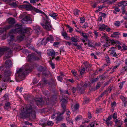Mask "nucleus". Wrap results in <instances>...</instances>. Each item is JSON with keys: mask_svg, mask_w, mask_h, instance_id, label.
<instances>
[{"mask_svg": "<svg viewBox=\"0 0 127 127\" xmlns=\"http://www.w3.org/2000/svg\"><path fill=\"white\" fill-rule=\"evenodd\" d=\"M11 26L9 25L5 27L0 28V37L2 40H4L6 38H7L8 42L9 44V48L7 47L0 48V56L4 53H7L8 55L6 56L7 58H10V55L12 52V51L15 48V40L14 39V33H18L20 34V36L17 37V39L19 41L23 40L24 37L25 33H27L30 34L32 32V30L29 27L24 28L22 27V24L19 23L16 25L15 29L10 31L7 36L6 34V31L9 29Z\"/></svg>", "mask_w": 127, "mask_h": 127, "instance_id": "1", "label": "nucleus"}, {"mask_svg": "<svg viewBox=\"0 0 127 127\" xmlns=\"http://www.w3.org/2000/svg\"><path fill=\"white\" fill-rule=\"evenodd\" d=\"M27 105L25 108H22L20 116L23 118H29L30 119H34L35 118V112L32 110V105Z\"/></svg>", "mask_w": 127, "mask_h": 127, "instance_id": "2", "label": "nucleus"}, {"mask_svg": "<svg viewBox=\"0 0 127 127\" xmlns=\"http://www.w3.org/2000/svg\"><path fill=\"white\" fill-rule=\"evenodd\" d=\"M32 67V66L31 67L30 64L29 65L27 63L24 65L17 71L19 77H24L26 75L31 72Z\"/></svg>", "mask_w": 127, "mask_h": 127, "instance_id": "3", "label": "nucleus"}, {"mask_svg": "<svg viewBox=\"0 0 127 127\" xmlns=\"http://www.w3.org/2000/svg\"><path fill=\"white\" fill-rule=\"evenodd\" d=\"M35 11L36 12L41 14L42 15V16L44 20L43 22L45 24V25H44V24L41 23V25L43 28L48 30H49L51 29L52 27L51 25L49 22V21H50V20L48 19V17L41 10L38 9H35Z\"/></svg>", "mask_w": 127, "mask_h": 127, "instance_id": "4", "label": "nucleus"}, {"mask_svg": "<svg viewBox=\"0 0 127 127\" xmlns=\"http://www.w3.org/2000/svg\"><path fill=\"white\" fill-rule=\"evenodd\" d=\"M61 94L60 96V99L62 102V106L64 109L65 110L66 108L65 104L67 103V101L66 98H67V96H65L64 94L65 93L68 95H69L67 90L64 91V90H61Z\"/></svg>", "mask_w": 127, "mask_h": 127, "instance_id": "5", "label": "nucleus"}, {"mask_svg": "<svg viewBox=\"0 0 127 127\" xmlns=\"http://www.w3.org/2000/svg\"><path fill=\"white\" fill-rule=\"evenodd\" d=\"M36 53L33 55H29L27 57V59L28 61L31 60L36 61L39 60L41 57V53L36 50H35Z\"/></svg>", "mask_w": 127, "mask_h": 127, "instance_id": "6", "label": "nucleus"}, {"mask_svg": "<svg viewBox=\"0 0 127 127\" xmlns=\"http://www.w3.org/2000/svg\"><path fill=\"white\" fill-rule=\"evenodd\" d=\"M33 21L32 16V15H28L26 16L21 21L23 23H25V22H29L30 23H31Z\"/></svg>", "mask_w": 127, "mask_h": 127, "instance_id": "7", "label": "nucleus"}, {"mask_svg": "<svg viewBox=\"0 0 127 127\" xmlns=\"http://www.w3.org/2000/svg\"><path fill=\"white\" fill-rule=\"evenodd\" d=\"M102 33L103 35L102 36L101 38L105 39L107 42V43H109V44H110L116 43L113 39H109V37L107 36V34L104 32H102Z\"/></svg>", "mask_w": 127, "mask_h": 127, "instance_id": "8", "label": "nucleus"}, {"mask_svg": "<svg viewBox=\"0 0 127 127\" xmlns=\"http://www.w3.org/2000/svg\"><path fill=\"white\" fill-rule=\"evenodd\" d=\"M87 85L86 84L81 82L80 85L78 86V88L79 91L81 94L83 93V91L86 88Z\"/></svg>", "mask_w": 127, "mask_h": 127, "instance_id": "9", "label": "nucleus"}, {"mask_svg": "<svg viewBox=\"0 0 127 127\" xmlns=\"http://www.w3.org/2000/svg\"><path fill=\"white\" fill-rule=\"evenodd\" d=\"M22 7H23L25 8L26 9L28 10H31L33 9H34V11L36 12L35 10L36 8H35L32 6L30 3H28L27 4H24L23 5L21 6Z\"/></svg>", "mask_w": 127, "mask_h": 127, "instance_id": "10", "label": "nucleus"}, {"mask_svg": "<svg viewBox=\"0 0 127 127\" xmlns=\"http://www.w3.org/2000/svg\"><path fill=\"white\" fill-rule=\"evenodd\" d=\"M47 53L48 56H52V59L55 58L54 56H55L56 53L55 51L53 49H49L47 50Z\"/></svg>", "mask_w": 127, "mask_h": 127, "instance_id": "11", "label": "nucleus"}, {"mask_svg": "<svg viewBox=\"0 0 127 127\" xmlns=\"http://www.w3.org/2000/svg\"><path fill=\"white\" fill-rule=\"evenodd\" d=\"M33 28L35 33L37 34H39L41 31L40 27L38 25H35L33 26Z\"/></svg>", "mask_w": 127, "mask_h": 127, "instance_id": "12", "label": "nucleus"}, {"mask_svg": "<svg viewBox=\"0 0 127 127\" xmlns=\"http://www.w3.org/2000/svg\"><path fill=\"white\" fill-rule=\"evenodd\" d=\"M116 47H112L110 48V50H109V52L110 53L111 55L113 57H116L117 56V54L115 52L114 49Z\"/></svg>", "mask_w": 127, "mask_h": 127, "instance_id": "13", "label": "nucleus"}, {"mask_svg": "<svg viewBox=\"0 0 127 127\" xmlns=\"http://www.w3.org/2000/svg\"><path fill=\"white\" fill-rule=\"evenodd\" d=\"M47 42L46 39H43L42 40H40L38 42L37 45L40 46L41 45H45Z\"/></svg>", "mask_w": 127, "mask_h": 127, "instance_id": "14", "label": "nucleus"}, {"mask_svg": "<svg viewBox=\"0 0 127 127\" xmlns=\"http://www.w3.org/2000/svg\"><path fill=\"white\" fill-rule=\"evenodd\" d=\"M5 65L7 68H10L11 67L12 65V63L11 60H8L6 61Z\"/></svg>", "mask_w": 127, "mask_h": 127, "instance_id": "15", "label": "nucleus"}, {"mask_svg": "<svg viewBox=\"0 0 127 127\" xmlns=\"http://www.w3.org/2000/svg\"><path fill=\"white\" fill-rule=\"evenodd\" d=\"M118 6L119 7L121 6L122 8H124L125 6H127V1H122L119 3Z\"/></svg>", "mask_w": 127, "mask_h": 127, "instance_id": "16", "label": "nucleus"}, {"mask_svg": "<svg viewBox=\"0 0 127 127\" xmlns=\"http://www.w3.org/2000/svg\"><path fill=\"white\" fill-rule=\"evenodd\" d=\"M63 113H61L59 112L57 113V115L56 118V120L58 121L61 120L63 118L62 115Z\"/></svg>", "mask_w": 127, "mask_h": 127, "instance_id": "17", "label": "nucleus"}, {"mask_svg": "<svg viewBox=\"0 0 127 127\" xmlns=\"http://www.w3.org/2000/svg\"><path fill=\"white\" fill-rule=\"evenodd\" d=\"M112 117L111 116H109L106 120H105L106 123L107 125L109 126V125H110L112 124V122L110 121V120H111Z\"/></svg>", "mask_w": 127, "mask_h": 127, "instance_id": "18", "label": "nucleus"}, {"mask_svg": "<svg viewBox=\"0 0 127 127\" xmlns=\"http://www.w3.org/2000/svg\"><path fill=\"white\" fill-rule=\"evenodd\" d=\"M112 8L114 9V10L113 11V13L115 14H117V12H119L120 11V9L117 6H114L112 7Z\"/></svg>", "mask_w": 127, "mask_h": 127, "instance_id": "19", "label": "nucleus"}, {"mask_svg": "<svg viewBox=\"0 0 127 127\" xmlns=\"http://www.w3.org/2000/svg\"><path fill=\"white\" fill-rule=\"evenodd\" d=\"M71 106L72 110L74 112L78 109L79 106V104L77 103L75 104L73 106L72 105H71Z\"/></svg>", "mask_w": 127, "mask_h": 127, "instance_id": "20", "label": "nucleus"}, {"mask_svg": "<svg viewBox=\"0 0 127 127\" xmlns=\"http://www.w3.org/2000/svg\"><path fill=\"white\" fill-rule=\"evenodd\" d=\"M35 101L37 105H41L44 103L43 100L41 98L36 99Z\"/></svg>", "mask_w": 127, "mask_h": 127, "instance_id": "21", "label": "nucleus"}, {"mask_svg": "<svg viewBox=\"0 0 127 127\" xmlns=\"http://www.w3.org/2000/svg\"><path fill=\"white\" fill-rule=\"evenodd\" d=\"M7 22L9 24H13L15 22V19L13 18H10L7 20Z\"/></svg>", "mask_w": 127, "mask_h": 127, "instance_id": "22", "label": "nucleus"}, {"mask_svg": "<svg viewBox=\"0 0 127 127\" xmlns=\"http://www.w3.org/2000/svg\"><path fill=\"white\" fill-rule=\"evenodd\" d=\"M78 36L75 35L71 37V40L73 42H76L78 41Z\"/></svg>", "mask_w": 127, "mask_h": 127, "instance_id": "23", "label": "nucleus"}, {"mask_svg": "<svg viewBox=\"0 0 127 127\" xmlns=\"http://www.w3.org/2000/svg\"><path fill=\"white\" fill-rule=\"evenodd\" d=\"M120 33L118 32H114L111 35V36L112 37L115 38H118L119 37Z\"/></svg>", "mask_w": 127, "mask_h": 127, "instance_id": "24", "label": "nucleus"}, {"mask_svg": "<svg viewBox=\"0 0 127 127\" xmlns=\"http://www.w3.org/2000/svg\"><path fill=\"white\" fill-rule=\"evenodd\" d=\"M47 41L48 42V41H50V42H51L54 41V38L53 36L52 35H49L47 37L46 39Z\"/></svg>", "mask_w": 127, "mask_h": 127, "instance_id": "25", "label": "nucleus"}, {"mask_svg": "<svg viewBox=\"0 0 127 127\" xmlns=\"http://www.w3.org/2000/svg\"><path fill=\"white\" fill-rule=\"evenodd\" d=\"M61 33L62 35L64 37V38L66 40L69 39V38L67 36V34L66 32H61Z\"/></svg>", "mask_w": 127, "mask_h": 127, "instance_id": "26", "label": "nucleus"}, {"mask_svg": "<svg viewBox=\"0 0 127 127\" xmlns=\"http://www.w3.org/2000/svg\"><path fill=\"white\" fill-rule=\"evenodd\" d=\"M49 16L53 18V19H55V18L57 17L58 15L57 13H54L53 12H51L49 13Z\"/></svg>", "mask_w": 127, "mask_h": 127, "instance_id": "27", "label": "nucleus"}, {"mask_svg": "<svg viewBox=\"0 0 127 127\" xmlns=\"http://www.w3.org/2000/svg\"><path fill=\"white\" fill-rule=\"evenodd\" d=\"M115 42H116V43H114L112 44H113V45H114V44H115L116 43H117V44H120V45H121V43L120 42H119V41H115ZM117 48H118V49L119 50H121L122 51V47L121 46H120V45H118L117 46Z\"/></svg>", "mask_w": 127, "mask_h": 127, "instance_id": "28", "label": "nucleus"}, {"mask_svg": "<svg viewBox=\"0 0 127 127\" xmlns=\"http://www.w3.org/2000/svg\"><path fill=\"white\" fill-rule=\"evenodd\" d=\"M106 26L104 24H102L99 27V30H100L102 31H104L105 28H106Z\"/></svg>", "mask_w": 127, "mask_h": 127, "instance_id": "29", "label": "nucleus"}, {"mask_svg": "<svg viewBox=\"0 0 127 127\" xmlns=\"http://www.w3.org/2000/svg\"><path fill=\"white\" fill-rule=\"evenodd\" d=\"M97 124L96 123V122H93L90 124L89 126H88L87 127H94L95 126L97 125Z\"/></svg>", "mask_w": 127, "mask_h": 127, "instance_id": "30", "label": "nucleus"}, {"mask_svg": "<svg viewBox=\"0 0 127 127\" xmlns=\"http://www.w3.org/2000/svg\"><path fill=\"white\" fill-rule=\"evenodd\" d=\"M11 74V71L9 70H6L4 72V75L6 77L10 75Z\"/></svg>", "mask_w": 127, "mask_h": 127, "instance_id": "31", "label": "nucleus"}, {"mask_svg": "<svg viewBox=\"0 0 127 127\" xmlns=\"http://www.w3.org/2000/svg\"><path fill=\"white\" fill-rule=\"evenodd\" d=\"M120 98L124 102V106H126L125 103L127 102L126 99L123 96H121V97H120Z\"/></svg>", "mask_w": 127, "mask_h": 127, "instance_id": "32", "label": "nucleus"}, {"mask_svg": "<svg viewBox=\"0 0 127 127\" xmlns=\"http://www.w3.org/2000/svg\"><path fill=\"white\" fill-rule=\"evenodd\" d=\"M9 5L12 7H16L17 6V5L16 3L13 2L12 1L9 3Z\"/></svg>", "mask_w": 127, "mask_h": 127, "instance_id": "33", "label": "nucleus"}, {"mask_svg": "<svg viewBox=\"0 0 127 127\" xmlns=\"http://www.w3.org/2000/svg\"><path fill=\"white\" fill-rule=\"evenodd\" d=\"M116 1V0H107L106 2L107 3L109 4H112L114 3Z\"/></svg>", "mask_w": 127, "mask_h": 127, "instance_id": "34", "label": "nucleus"}, {"mask_svg": "<svg viewBox=\"0 0 127 127\" xmlns=\"http://www.w3.org/2000/svg\"><path fill=\"white\" fill-rule=\"evenodd\" d=\"M74 12L75 15L78 16L79 15L80 11L78 9H75L74 10Z\"/></svg>", "mask_w": 127, "mask_h": 127, "instance_id": "35", "label": "nucleus"}, {"mask_svg": "<svg viewBox=\"0 0 127 127\" xmlns=\"http://www.w3.org/2000/svg\"><path fill=\"white\" fill-rule=\"evenodd\" d=\"M103 7V5H100L99 6L98 8H97V10L95 11V12L97 13L100 11L101 10Z\"/></svg>", "mask_w": 127, "mask_h": 127, "instance_id": "36", "label": "nucleus"}, {"mask_svg": "<svg viewBox=\"0 0 127 127\" xmlns=\"http://www.w3.org/2000/svg\"><path fill=\"white\" fill-rule=\"evenodd\" d=\"M84 66H85L87 70V71H89V67H88L89 64H88V63L87 62L84 63Z\"/></svg>", "mask_w": 127, "mask_h": 127, "instance_id": "37", "label": "nucleus"}, {"mask_svg": "<svg viewBox=\"0 0 127 127\" xmlns=\"http://www.w3.org/2000/svg\"><path fill=\"white\" fill-rule=\"evenodd\" d=\"M82 116H78L76 117L75 119V120L77 121L82 119Z\"/></svg>", "mask_w": 127, "mask_h": 127, "instance_id": "38", "label": "nucleus"}, {"mask_svg": "<svg viewBox=\"0 0 127 127\" xmlns=\"http://www.w3.org/2000/svg\"><path fill=\"white\" fill-rule=\"evenodd\" d=\"M66 113L67 115L66 118H69V117L70 114V112L68 110H66Z\"/></svg>", "mask_w": 127, "mask_h": 127, "instance_id": "39", "label": "nucleus"}, {"mask_svg": "<svg viewBox=\"0 0 127 127\" xmlns=\"http://www.w3.org/2000/svg\"><path fill=\"white\" fill-rule=\"evenodd\" d=\"M88 34L86 33H83V34H82V35L86 39V40H87L88 36Z\"/></svg>", "mask_w": 127, "mask_h": 127, "instance_id": "40", "label": "nucleus"}, {"mask_svg": "<svg viewBox=\"0 0 127 127\" xmlns=\"http://www.w3.org/2000/svg\"><path fill=\"white\" fill-rule=\"evenodd\" d=\"M125 81H123L121 83H120L118 84V86L120 89H121L122 88L123 84L125 83Z\"/></svg>", "mask_w": 127, "mask_h": 127, "instance_id": "41", "label": "nucleus"}, {"mask_svg": "<svg viewBox=\"0 0 127 127\" xmlns=\"http://www.w3.org/2000/svg\"><path fill=\"white\" fill-rule=\"evenodd\" d=\"M57 115V113H55L53 114L52 115L51 117V119H53L55 118L56 116V115Z\"/></svg>", "mask_w": 127, "mask_h": 127, "instance_id": "42", "label": "nucleus"}, {"mask_svg": "<svg viewBox=\"0 0 127 127\" xmlns=\"http://www.w3.org/2000/svg\"><path fill=\"white\" fill-rule=\"evenodd\" d=\"M10 103L9 102H7L5 103V108H6V107H9L10 105Z\"/></svg>", "mask_w": 127, "mask_h": 127, "instance_id": "43", "label": "nucleus"}, {"mask_svg": "<svg viewBox=\"0 0 127 127\" xmlns=\"http://www.w3.org/2000/svg\"><path fill=\"white\" fill-rule=\"evenodd\" d=\"M120 22L117 21L114 24L116 26H120Z\"/></svg>", "mask_w": 127, "mask_h": 127, "instance_id": "44", "label": "nucleus"}, {"mask_svg": "<svg viewBox=\"0 0 127 127\" xmlns=\"http://www.w3.org/2000/svg\"><path fill=\"white\" fill-rule=\"evenodd\" d=\"M122 46L123 48V49H122V51L123 50H126L127 49V46L125 44H123L122 45Z\"/></svg>", "mask_w": 127, "mask_h": 127, "instance_id": "45", "label": "nucleus"}, {"mask_svg": "<svg viewBox=\"0 0 127 127\" xmlns=\"http://www.w3.org/2000/svg\"><path fill=\"white\" fill-rule=\"evenodd\" d=\"M85 69L84 68H83L81 69L80 71V73L82 74H83L85 72Z\"/></svg>", "mask_w": 127, "mask_h": 127, "instance_id": "46", "label": "nucleus"}, {"mask_svg": "<svg viewBox=\"0 0 127 127\" xmlns=\"http://www.w3.org/2000/svg\"><path fill=\"white\" fill-rule=\"evenodd\" d=\"M47 124L49 126H52L53 125V122L50 121H48L47 122Z\"/></svg>", "mask_w": 127, "mask_h": 127, "instance_id": "47", "label": "nucleus"}, {"mask_svg": "<svg viewBox=\"0 0 127 127\" xmlns=\"http://www.w3.org/2000/svg\"><path fill=\"white\" fill-rule=\"evenodd\" d=\"M23 89V87H21L20 88L19 87H17L16 88V89L18 90L20 92H22V90Z\"/></svg>", "mask_w": 127, "mask_h": 127, "instance_id": "48", "label": "nucleus"}, {"mask_svg": "<svg viewBox=\"0 0 127 127\" xmlns=\"http://www.w3.org/2000/svg\"><path fill=\"white\" fill-rule=\"evenodd\" d=\"M57 78L59 81L61 82H62V78L60 76H57Z\"/></svg>", "mask_w": 127, "mask_h": 127, "instance_id": "49", "label": "nucleus"}, {"mask_svg": "<svg viewBox=\"0 0 127 127\" xmlns=\"http://www.w3.org/2000/svg\"><path fill=\"white\" fill-rule=\"evenodd\" d=\"M3 0L4 1L7 3H8L9 4V3H11V2L12 1V0Z\"/></svg>", "mask_w": 127, "mask_h": 127, "instance_id": "50", "label": "nucleus"}, {"mask_svg": "<svg viewBox=\"0 0 127 127\" xmlns=\"http://www.w3.org/2000/svg\"><path fill=\"white\" fill-rule=\"evenodd\" d=\"M66 119L67 121L69 122V123H71L72 124H73V121L72 120H70L69 118H66Z\"/></svg>", "mask_w": 127, "mask_h": 127, "instance_id": "51", "label": "nucleus"}, {"mask_svg": "<svg viewBox=\"0 0 127 127\" xmlns=\"http://www.w3.org/2000/svg\"><path fill=\"white\" fill-rule=\"evenodd\" d=\"M40 125L42 126L43 127H45V123L44 122H43L42 121H40Z\"/></svg>", "mask_w": 127, "mask_h": 127, "instance_id": "52", "label": "nucleus"}, {"mask_svg": "<svg viewBox=\"0 0 127 127\" xmlns=\"http://www.w3.org/2000/svg\"><path fill=\"white\" fill-rule=\"evenodd\" d=\"M85 21V20L84 18H81L80 19V23H83Z\"/></svg>", "mask_w": 127, "mask_h": 127, "instance_id": "53", "label": "nucleus"}, {"mask_svg": "<svg viewBox=\"0 0 127 127\" xmlns=\"http://www.w3.org/2000/svg\"><path fill=\"white\" fill-rule=\"evenodd\" d=\"M117 114L116 113H114L113 114V118L114 119H115L117 118Z\"/></svg>", "mask_w": 127, "mask_h": 127, "instance_id": "54", "label": "nucleus"}, {"mask_svg": "<svg viewBox=\"0 0 127 127\" xmlns=\"http://www.w3.org/2000/svg\"><path fill=\"white\" fill-rule=\"evenodd\" d=\"M106 59V61L107 63H109L110 62V60H109V58L108 56H106L105 57Z\"/></svg>", "mask_w": 127, "mask_h": 127, "instance_id": "55", "label": "nucleus"}, {"mask_svg": "<svg viewBox=\"0 0 127 127\" xmlns=\"http://www.w3.org/2000/svg\"><path fill=\"white\" fill-rule=\"evenodd\" d=\"M126 66H125V67H123V68L122 69V70L123 71L127 70V65Z\"/></svg>", "mask_w": 127, "mask_h": 127, "instance_id": "56", "label": "nucleus"}, {"mask_svg": "<svg viewBox=\"0 0 127 127\" xmlns=\"http://www.w3.org/2000/svg\"><path fill=\"white\" fill-rule=\"evenodd\" d=\"M23 52L26 55H27V54L28 53V51L26 49H24L23 50Z\"/></svg>", "mask_w": 127, "mask_h": 127, "instance_id": "57", "label": "nucleus"}, {"mask_svg": "<svg viewBox=\"0 0 127 127\" xmlns=\"http://www.w3.org/2000/svg\"><path fill=\"white\" fill-rule=\"evenodd\" d=\"M118 66V65H116L114 66L112 68V72H113L114 71V70H115V69L117 68Z\"/></svg>", "mask_w": 127, "mask_h": 127, "instance_id": "58", "label": "nucleus"}, {"mask_svg": "<svg viewBox=\"0 0 127 127\" xmlns=\"http://www.w3.org/2000/svg\"><path fill=\"white\" fill-rule=\"evenodd\" d=\"M71 89L73 93H75L76 91V89L73 87Z\"/></svg>", "mask_w": 127, "mask_h": 127, "instance_id": "59", "label": "nucleus"}, {"mask_svg": "<svg viewBox=\"0 0 127 127\" xmlns=\"http://www.w3.org/2000/svg\"><path fill=\"white\" fill-rule=\"evenodd\" d=\"M111 89H112V88H111V87L109 88L105 92H107V93H110V91Z\"/></svg>", "mask_w": 127, "mask_h": 127, "instance_id": "60", "label": "nucleus"}, {"mask_svg": "<svg viewBox=\"0 0 127 127\" xmlns=\"http://www.w3.org/2000/svg\"><path fill=\"white\" fill-rule=\"evenodd\" d=\"M39 68L38 69V71H42L43 70V68L42 66H40L39 67Z\"/></svg>", "mask_w": 127, "mask_h": 127, "instance_id": "61", "label": "nucleus"}, {"mask_svg": "<svg viewBox=\"0 0 127 127\" xmlns=\"http://www.w3.org/2000/svg\"><path fill=\"white\" fill-rule=\"evenodd\" d=\"M73 31V29L71 28H69V31L70 33H71Z\"/></svg>", "mask_w": 127, "mask_h": 127, "instance_id": "62", "label": "nucleus"}, {"mask_svg": "<svg viewBox=\"0 0 127 127\" xmlns=\"http://www.w3.org/2000/svg\"><path fill=\"white\" fill-rule=\"evenodd\" d=\"M50 65H51L52 69H54V68L55 67L54 64L52 63H51L50 64Z\"/></svg>", "mask_w": 127, "mask_h": 127, "instance_id": "63", "label": "nucleus"}, {"mask_svg": "<svg viewBox=\"0 0 127 127\" xmlns=\"http://www.w3.org/2000/svg\"><path fill=\"white\" fill-rule=\"evenodd\" d=\"M91 114L89 112L88 114V117L89 119H90L92 117Z\"/></svg>", "mask_w": 127, "mask_h": 127, "instance_id": "64", "label": "nucleus"}]
</instances>
